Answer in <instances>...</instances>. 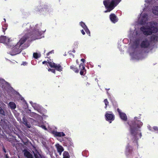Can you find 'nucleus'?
I'll list each match as a JSON object with an SVG mask.
<instances>
[{"instance_id":"obj_42","label":"nucleus","mask_w":158,"mask_h":158,"mask_svg":"<svg viewBox=\"0 0 158 158\" xmlns=\"http://www.w3.org/2000/svg\"><path fill=\"white\" fill-rule=\"evenodd\" d=\"M42 128L45 130H47V128H46L45 126H44V125L42 126Z\"/></svg>"},{"instance_id":"obj_32","label":"nucleus","mask_w":158,"mask_h":158,"mask_svg":"<svg viewBox=\"0 0 158 158\" xmlns=\"http://www.w3.org/2000/svg\"><path fill=\"white\" fill-rule=\"evenodd\" d=\"M23 123L24 124L26 123H27V119H26V118H25V117L23 118Z\"/></svg>"},{"instance_id":"obj_38","label":"nucleus","mask_w":158,"mask_h":158,"mask_svg":"<svg viewBox=\"0 0 158 158\" xmlns=\"http://www.w3.org/2000/svg\"><path fill=\"white\" fill-rule=\"evenodd\" d=\"M2 149H3V151L5 153H6V149L4 147H3Z\"/></svg>"},{"instance_id":"obj_35","label":"nucleus","mask_w":158,"mask_h":158,"mask_svg":"<svg viewBox=\"0 0 158 158\" xmlns=\"http://www.w3.org/2000/svg\"><path fill=\"white\" fill-rule=\"evenodd\" d=\"M27 63L26 62H23L22 64H21V65H23L24 66L27 65Z\"/></svg>"},{"instance_id":"obj_30","label":"nucleus","mask_w":158,"mask_h":158,"mask_svg":"<svg viewBox=\"0 0 158 158\" xmlns=\"http://www.w3.org/2000/svg\"><path fill=\"white\" fill-rule=\"evenodd\" d=\"M86 70H81L80 72V74L81 75H83L84 74V72H85V73H86Z\"/></svg>"},{"instance_id":"obj_17","label":"nucleus","mask_w":158,"mask_h":158,"mask_svg":"<svg viewBox=\"0 0 158 158\" xmlns=\"http://www.w3.org/2000/svg\"><path fill=\"white\" fill-rule=\"evenodd\" d=\"M57 150L58 152L60 154L63 151L64 149L63 147L60 145H58L57 147Z\"/></svg>"},{"instance_id":"obj_8","label":"nucleus","mask_w":158,"mask_h":158,"mask_svg":"<svg viewBox=\"0 0 158 158\" xmlns=\"http://www.w3.org/2000/svg\"><path fill=\"white\" fill-rule=\"evenodd\" d=\"M117 110L119 113L121 118L123 121H127V118L126 114L125 113L121 112V110L119 108L117 109Z\"/></svg>"},{"instance_id":"obj_28","label":"nucleus","mask_w":158,"mask_h":158,"mask_svg":"<svg viewBox=\"0 0 158 158\" xmlns=\"http://www.w3.org/2000/svg\"><path fill=\"white\" fill-rule=\"evenodd\" d=\"M37 12L39 13H41L44 11V10L42 9V7L40 8V9H38L36 10Z\"/></svg>"},{"instance_id":"obj_41","label":"nucleus","mask_w":158,"mask_h":158,"mask_svg":"<svg viewBox=\"0 0 158 158\" xmlns=\"http://www.w3.org/2000/svg\"><path fill=\"white\" fill-rule=\"evenodd\" d=\"M85 60L84 59H81V61L82 62V63H83L85 61Z\"/></svg>"},{"instance_id":"obj_34","label":"nucleus","mask_w":158,"mask_h":158,"mask_svg":"<svg viewBox=\"0 0 158 158\" xmlns=\"http://www.w3.org/2000/svg\"><path fill=\"white\" fill-rule=\"evenodd\" d=\"M153 129L156 131H158V127L156 126H154L153 127Z\"/></svg>"},{"instance_id":"obj_7","label":"nucleus","mask_w":158,"mask_h":158,"mask_svg":"<svg viewBox=\"0 0 158 158\" xmlns=\"http://www.w3.org/2000/svg\"><path fill=\"white\" fill-rule=\"evenodd\" d=\"M149 46V42L147 39L142 41L140 45L141 48H148Z\"/></svg>"},{"instance_id":"obj_44","label":"nucleus","mask_w":158,"mask_h":158,"mask_svg":"<svg viewBox=\"0 0 158 158\" xmlns=\"http://www.w3.org/2000/svg\"><path fill=\"white\" fill-rule=\"evenodd\" d=\"M75 70V72L76 73H78L79 72V70Z\"/></svg>"},{"instance_id":"obj_18","label":"nucleus","mask_w":158,"mask_h":158,"mask_svg":"<svg viewBox=\"0 0 158 158\" xmlns=\"http://www.w3.org/2000/svg\"><path fill=\"white\" fill-rule=\"evenodd\" d=\"M151 40L152 41H157L158 40V36L155 35H152L151 36Z\"/></svg>"},{"instance_id":"obj_20","label":"nucleus","mask_w":158,"mask_h":158,"mask_svg":"<svg viewBox=\"0 0 158 158\" xmlns=\"http://www.w3.org/2000/svg\"><path fill=\"white\" fill-rule=\"evenodd\" d=\"M34 155L35 158H42L41 155L38 152H34Z\"/></svg>"},{"instance_id":"obj_52","label":"nucleus","mask_w":158,"mask_h":158,"mask_svg":"<svg viewBox=\"0 0 158 158\" xmlns=\"http://www.w3.org/2000/svg\"><path fill=\"white\" fill-rule=\"evenodd\" d=\"M70 68H71V69H72L73 68L71 66L70 67Z\"/></svg>"},{"instance_id":"obj_47","label":"nucleus","mask_w":158,"mask_h":158,"mask_svg":"<svg viewBox=\"0 0 158 158\" xmlns=\"http://www.w3.org/2000/svg\"><path fill=\"white\" fill-rule=\"evenodd\" d=\"M6 158H9L7 155H6Z\"/></svg>"},{"instance_id":"obj_10","label":"nucleus","mask_w":158,"mask_h":158,"mask_svg":"<svg viewBox=\"0 0 158 158\" xmlns=\"http://www.w3.org/2000/svg\"><path fill=\"white\" fill-rule=\"evenodd\" d=\"M110 21L113 23H115L118 20V18L114 14H111L109 16Z\"/></svg>"},{"instance_id":"obj_14","label":"nucleus","mask_w":158,"mask_h":158,"mask_svg":"<svg viewBox=\"0 0 158 158\" xmlns=\"http://www.w3.org/2000/svg\"><path fill=\"white\" fill-rule=\"evenodd\" d=\"M9 105L11 110H14L16 108V104L15 103L13 102H10L9 103Z\"/></svg>"},{"instance_id":"obj_39","label":"nucleus","mask_w":158,"mask_h":158,"mask_svg":"<svg viewBox=\"0 0 158 158\" xmlns=\"http://www.w3.org/2000/svg\"><path fill=\"white\" fill-rule=\"evenodd\" d=\"M81 33H82V34L83 35H84L85 34V32H84V31L83 30H81Z\"/></svg>"},{"instance_id":"obj_29","label":"nucleus","mask_w":158,"mask_h":158,"mask_svg":"<svg viewBox=\"0 0 158 158\" xmlns=\"http://www.w3.org/2000/svg\"><path fill=\"white\" fill-rule=\"evenodd\" d=\"M139 40H138V39H137L134 42V44L135 45H136V46L138 45L139 44Z\"/></svg>"},{"instance_id":"obj_22","label":"nucleus","mask_w":158,"mask_h":158,"mask_svg":"<svg viewBox=\"0 0 158 158\" xmlns=\"http://www.w3.org/2000/svg\"><path fill=\"white\" fill-rule=\"evenodd\" d=\"M42 9L44 10V12L48 11V6L47 5H45L42 7Z\"/></svg>"},{"instance_id":"obj_25","label":"nucleus","mask_w":158,"mask_h":158,"mask_svg":"<svg viewBox=\"0 0 158 158\" xmlns=\"http://www.w3.org/2000/svg\"><path fill=\"white\" fill-rule=\"evenodd\" d=\"M33 56L34 57L35 59L38 58L39 56H38V54L37 52H34L33 54Z\"/></svg>"},{"instance_id":"obj_43","label":"nucleus","mask_w":158,"mask_h":158,"mask_svg":"<svg viewBox=\"0 0 158 158\" xmlns=\"http://www.w3.org/2000/svg\"><path fill=\"white\" fill-rule=\"evenodd\" d=\"M139 137H140V138H141L142 136V134H141V132H140L139 133Z\"/></svg>"},{"instance_id":"obj_21","label":"nucleus","mask_w":158,"mask_h":158,"mask_svg":"<svg viewBox=\"0 0 158 158\" xmlns=\"http://www.w3.org/2000/svg\"><path fill=\"white\" fill-rule=\"evenodd\" d=\"M130 147L128 146L126 148V152H128L129 153H132V150L130 148Z\"/></svg>"},{"instance_id":"obj_27","label":"nucleus","mask_w":158,"mask_h":158,"mask_svg":"<svg viewBox=\"0 0 158 158\" xmlns=\"http://www.w3.org/2000/svg\"><path fill=\"white\" fill-rule=\"evenodd\" d=\"M85 31L86 32V33L89 35V36H90V32L89 30V29L87 27L84 29Z\"/></svg>"},{"instance_id":"obj_23","label":"nucleus","mask_w":158,"mask_h":158,"mask_svg":"<svg viewBox=\"0 0 158 158\" xmlns=\"http://www.w3.org/2000/svg\"><path fill=\"white\" fill-rule=\"evenodd\" d=\"M80 24L81 26L84 29L87 27L85 25V23L82 22H80Z\"/></svg>"},{"instance_id":"obj_24","label":"nucleus","mask_w":158,"mask_h":158,"mask_svg":"<svg viewBox=\"0 0 158 158\" xmlns=\"http://www.w3.org/2000/svg\"><path fill=\"white\" fill-rule=\"evenodd\" d=\"M79 69H85L84 64L83 63H81L79 66Z\"/></svg>"},{"instance_id":"obj_48","label":"nucleus","mask_w":158,"mask_h":158,"mask_svg":"<svg viewBox=\"0 0 158 158\" xmlns=\"http://www.w3.org/2000/svg\"><path fill=\"white\" fill-rule=\"evenodd\" d=\"M58 70V71H60V72L61 71H62V69H61V70Z\"/></svg>"},{"instance_id":"obj_37","label":"nucleus","mask_w":158,"mask_h":158,"mask_svg":"<svg viewBox=\"0 0 158 158\" xmlns=\"http://www.w3.org/2000/svg\"><path fill=\"white\" fill-rule=\"evenodd\" d=\"M49 71H51L53 73H55V70H48Z\"/></svg>"},{"instance_id":"obj_49","label":"nucleus","mask_w":158,"mask_h":158,"mask_svg":"<svg viewBox=\"0 0 158 158\" xmlns=\"http://www.w3.org/2000/svg\"><path fill=\"white\" fill-rule=\"evenodd\" d=\"M108 10H106V11H105V12H108Z\"/></svg>"},{"instance_id":"obj_54","label":"nucleus","mask_w":158,"mask_h":158,"mask_svg":"<svg viewBox=\"0 0 158 158\" xmlns=\"http://www.w3.org/2000/svg\"><path fill=\"white\" fill-rule=\"evenodd\" d=\"M155 23H154V24H154V25H155Z\"/></svg>"},{"instance_id":"obj_40","label":"nucleus","mask_w":158,"mask_h":158,"mask_svg":"<svg viewBox=\"0 0 158 158\" xmlns=\"http://www.w3.org/2000/svg\"><path fill=\"white\" fill-rule=\"evenodd\" d=\"M7 29L6 28H4L3 27H2V29H3V32L5 33V31Z\"/></svg>"},{"instance_id":"obj_45","label":"nucleus","mask_w":158,"mask_h":158,"mask_svg":"<svg viewBox=\"0 0 158 158\" xmlns=\"http://www.w3.org/2000/svg\"><path fill=\"white\" fill-rule=\"evenodd\" d=\"M53 50H52V51H51L50 52H49L50 54H51L52 53H53Z\"/></svg>"},{"instance_id":"obj_12","label":"nucleus","mask_w":158,"mask_h":158,"mask_svg":"<svg viewBox=\"0 0 158 158\" xmlns=\"http://www.w3.org/2000/svg\"><path fill=\"white\" fill-rule=\"evenodd\" d=\"M24 156L27 158H33L32 154L26 150H24Z\"/></svg>"},{"instance_id":"obj_3","label":"nucleus","mask_w":158,"mask_h":158,"mask_svg":"<svg viewBox=\"0 0 158 158\" xmlns=\"http://www.w3.org/2000/svg\"><path fill=\"white\" fill-rule=\"evenodd\" d=\"M46 63L48 67H50L52 68H54L55 69H62L63 68V65L61 63L60 64H56L53 62H49L44 61L42 62V64H44Z\"/></svg>"},{"instance_id":"obj_13","label":"nucleus","mask_w":158,"mask_h":158,"mask_svg":"<svg viewBox=\"0 0 158 158\" xmlns=\"http://www.w3.org/2000/svg\"><path fill=\"white\" fill-rule=\"evenodd\" d=\"M24 156L27 158H33L32 154L26 150H24Z\"/></svg>"},{"instance_id":"obj_9","label":"nucleus","mask_w":158,"mask_h":158,"mask_svg":"<svg viewBox=\"0 0 158 158\" xmlns=\"http://www.w3.org/2000/svg\"><path fill=\"white\" fill-rule=\"evenodd\" d=\"M29 38V36L27 34H26L25 35L23 36L20 40L19 42L18 43V45L19 46H21Z\"/></svg>"},{"instance_id":"obj_46","label":"nucleus","mask_w":158,"mask_h":158,"mask_svg":"<svg viewBox=\"0 0 158 158\" xmlns=\"http://www.w3.org/2000/svg\"><path fill=\"white\" fill-rule=\"evenodd\" d=\"M50 54L49 52H48V53H47L46 55H47V56H49V55Z\"/></svg>"},{"instance_id":"obj_6","label":"nucleus","mask_w":158,"mask_h":158,"mask_svg":"<svg viewBox=\"0 0 158 158\" xmlns=\"http://www.w3.org/2000/svg\"><path fill=\"white\" fill-rule=\"evenodd\" d=\"M33 25L31 24L30 23H24L22 26V29L24 31H27L29 32L32 29Z\"/></svg>"},{"instance_id":"obj_11","label":"nucleus","mask_w":158,"mask_h":158,"mask_svg":"<svg viewBox=\"0 0 158 158\" xmlns=\"http://www.w3.org/2000/svg\"><path fill=\"white\" fill-rule=\"evenodd\" d=\"M52 133L55 136L62 137L65 135V134L63 132H57L55 131H52Z\"/></svg>"},{"instance_id":"obj_31","label":"nucleus","mask_w":158,"mask_h":158,"mask_svg":"<svg viewBox=\"0 0 158 158\" xmlns=\"http://www.w3.org/2000/svg\"><path fill=\"white\" fill-rule=\"evenodd\" d=\"M27 127L30 128L31 126V125L30 123L28 124V122H27L26 123L24 124Z\"/></svg>"},{"instance_id":"obj_1","label":"nucleus","mask_w":158,"mask_h":158,"mask_svg":"<svg viewBox=\"0 0 158 158\" xmlns=\"http://www.w3.org/2000/svg\"><path fill=\"white\" fill-rule=\"evenodd\" d=\"M137 117H135V121H132L131 123H128L130 127V131L131 135L134 136L136 138L137 135V131L138 130L137 128H140L143 125V123L139 120H137Z\"/></svg>"},{"instance_id":"obj_2","label":"nucleus","mask_w":158,"mask_h":158,"mask_svg":"<svg viewBox=\"0 0 158 158\" xmlns=\"http://www.w3.org/2000/svg\"><path fill=\"white\" fill-rule=\"evenodd\" d=\"M153 25L152 22H150V26L147 27L142 26L140 27V30L142 31L143 34L146 35H151L152 33H156L158 31V28L157 27H154Z\"/></svg>"},{"instance_id":"obj_5","label":"nucleus","mask_w":158,"mask_h":158,"mask_svg":"<svg viewBox=\"0 0 158 158\" xmlns=\"http://www.w3.org/2000/svg\"><path fill=\"white\" fill-rule=\"evenodd\" d=\"M106 119L110 123L114 119V116L112 112L109 111L106 112L105 115Z\"/></svg>"},{"instance_id":"obj_16","label":"nucleus","mask_w":158,"mask_h":158,"mask_svg":"<svg viewBox=\"0 0 158 158\" xmlns=\"http://www.w3.org/2000/svg\"><path fill=\"white\" fill-rule=\"evenodd\" d=\"M6 36H0V42L4 43L6 42Z\"/></svg>"},{"instance_id":"obj_51","label":"nucleus","mask_w":158,"mask_h":158,"mask_svg":"<svg viewBox=\"0 0 158 158\" xmlns=\"http://www.w3.org/2000/svg\"><path fill=\"white\" fill-rule=\"evenodd\" d=\"M8 42H9V40H10L9 39H8Z\"/></svg>"},{"instance_id":"obj_26","label":"nucleus","mask_w":158,"mask_h":158,"mask_svg":"<svg viewBox=\"0 0 158 158\" xmlns=\"http://www.w3.org/2000/svg\"><path fill=\"white\" fill-rule=\"evenodd\" d=\"M104 102L105 103V108H106L107 107V105H108L109 102L108 101L107 99H106L104 100Z\"/></svg>"},{"instance_id":"obj_15","label":"nucleus","mask_w":158,"mask_h":158,"mask_svg":"<svg viewBox=\"0 0 158 158\" xmlns=\"http://www.w3.org/2000/svg\"><path fill=\"white\" fill-rule=\"evenodd\" d=\"M152 12L155 15H158V6H155L152 9Z\"/></svg>"},{"instance_id":"obj_50","label":"nucleus","mask_w":158,"mask_h":158,"mask_svg":"<svg viewBox=\"0 0 158 158\" xmlns=\"http://www.w3.org/2000/svg\"><path fill=\"white\" fill-rule=\"evenodd\" d=\"M72 144H73V143H72V144H70V146H72Z\"/></svg>"},{"instance_id":"obj_33","label":"nucleus","mask_w":158,"mask_h":158,"mask_svg":"<svg viewBox=\"0 0 158 158\" xmlns=\"http://www.w3.org/2000/svg\"><path fill=\"white\" fill-rule=\"evenodd\" d=\"M0 113L2 114H3L4 111L2 108L0 106Z\"/></svg>"},{"instance_id":"obj_36","label":"nucleus","mask_w":158,"mask_h":158,"mask_svg":"<svg viewBox=\"0 0 158 158\" xmlns=\"http://www.w3.org/2000/svg\"><path fill=\"white\" fill-rule=\"evenodd\" d=\"M35 114H36L35 113L31 112V113H30V115L31 116H33L35 115Z\"/></svg>"},{"instance_id":"obj_4","label":"nucleus","mask_w":158,"mask_h":158,"mask_svg":"<svg viewBox=\"0 0 158 158\" xmlns=\"http://www.w3.org/2000/svg\"><path fill=\"white\" fill-rule=\"evenodd\" d=\"M116 0H112L110 4L108 5L107 1H104L103 4L106 8H108V12H110L113 10L114 7V5Z\"/></svg>"},{"instance_id":"obj_53","label":"nucleus","mask_w":158,"mask_h":158,"mask_svg":"<svg viewBox=\"0 0 158 158\" xmlns=\"http://www.w3.org/2000/svg\"><path fill=\"white\" fill-rule=\"evenodd\" d=\"M4 20H5V21H6V19H4Z\"/></svg>"},{"instance_id":"obj_19","label":"nucleus","mask_w":158,"mask_h":158,"mask_svg":"<svg viewBox=\"0 0 158 158\" xmlns=\"http://www.w3.org/2000/svg\"><path fill=\"white\" fill-rule=\"evenodd\" d=\"M63 158H69L70 156L69 152L67 151H64L63 153Z\"/></svg>"}]
</instances>
